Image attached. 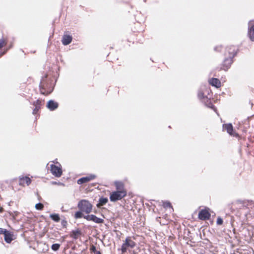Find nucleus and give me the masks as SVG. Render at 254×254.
Wrapping results in <instances>:
<instances>
[{
    "label": "nucleus",
    "mask_w": 254,
    "mask_h": 254,
    "mask_svg": "<svg viewBox=\"0 0 254 254\" xmlns=\"http://www.w3.org/2000/svg\"><path fill=\"white\" fill-rule=\"evenodd\" d=\"M78 207L82 212L90 213L92 210L93 205L89 201L85 199L80 200L78 203Z\"/></svg>",
    "instance_id": "f257e3e1"
},
{
    "label": "nucleus",
    "mask_w": 254,
    "mask_h": 254,
    "mask_svg": "<svg viewBox=\"0 0 254 254\" xmlns=\"http://www.w3.org/2000/svg\"><path fill=\"white\" fill-rule=\"evenodd\" d=\"M223 219L220 218V217H218L217 218V225H222L223 224Z\"/></svg>",
    "instance_id": "cd10ccee"
},
{
    "label": "nucleus",
    "mask_w": 254,
    "mask_h": 254,
    "mask_svg": "<svg viewBox=\"0 0 254 254\" xmlns=\"http://www.w3.org/2000/svg\"><path fill=\"white\" fill-rule=\"evenodd\" d=\"M7 230L0 228V234H4L5 233H7Z\"/></svg>",
    "instance_id": "c85d7f7f"
},
{
    "label": "nucleus",
    "mask_w": 254,
    "mask_h": 254,
    "mask_svg": "<svg viewBox=\"0 0 254 254\" xmlns=\"http://www.w3.org/2000/svg\"><path fill=\"white\" fill-rule=\"evenodd\" d=\"M208 107H210V108H213V109L215 108L214 106L212 104H211V106H208Z\"/></svg>",
    "instance_id": "2f4dec72"
},
{
    "label": "nucleus",
    "mask_w": 254,
    "mask_h": 254,
    "mask_svg": "<svg viewBox=\"0 0 254 254\" xmlns=\"http://www.w3.org/2000/svg\"><path fill=\"white\" fill-rule=\"evenodd\" d=\"M47 107L51 111H54L58 108V103L53 100H50L47 105Z\"/></svg>",
    "instance_id": "f8f14e48"
},
{
    "label": "nucleus",
    "mask_w": 254,
    "mask_h": 254,
    "mask_svg": "<svg viewBox=\"0 0 254 254\" xmlns=\"http://www.w3.org/2000/svg\"><path fill=\"white\" fill-rule=\"evenodd\" d=\"M127 195L126 190H119L112 192L110 196V199L111 201L115 202L121 200Z\"/></svg>",
    "instance_id": "f03ea898"
},
{
    "label": "nucleus",
    "mask_w": 254,
    "mask_h": 254,
    "mask_svg": "<svg viewBox=\"0 0 254 254\" xmlns=\"http://www.w3.org/2000/svg\"><path fill=\"white\" fill-rule=\"evenodd\" d=\"M203 96V93H199L198 94V96H199V97H200V96Z\"/></svg>",
    "instance_id": "473e14b6"
},
{
    "label": "nucleus",
    "mask_w": 254,
    "mask_h": 254,
    "mask_svg": "<svg viewBox=\"0 0 254 254\" xmlns=\"http://www.w3.org/2000/svg\"><path fill=\"white\" fill-rule=\"evenodd\" d=\"M163 206L164 208L169 207V208H171L172 209H173L172 207L171 206V203L170 202H169V201L164 202L163 203Z\"/></svg>",
    "instance_id": "b1692460"
},
{
    "label": "nucleus",
    "mask_w": 254,
    "mask_h": 254,
    "mask_svg": "<svg viewBox=\"0 0 254 254\" xmlns=\"http://www.w3.org/2000/svg\"><path fill=\"white\" fill-rule=\"evenodd\" d=\"M200 254H203V253H200Z\"/></svg>",
    "instance_id": "c9c22d12"
},
{
    "label": "nucleus",
    "mask_w": 254,
    "mask_h": 254,
    "mask_svg": "<svg viewBox=\"0 0 254 254\" xmlns=\"http://www.w3.org/2000/svg\"><path fill=\"white\" fill-rule=\"evenodd\" d=\"M41 104L42 101L39 99L33 103V105L35 106V108L33 109L32 112L33 114L35 115L37 113L38 111L41 108Z\"/></svg>",
    "instance_id": "ddd939ff"
},
{
    "label": "nucleus",
    "mask_w": 254,
    "mask_h": 254,
    "mask_svg": "<svg viewBox=\"0 0 254 254\" xmlns=\"http://www.w3.org/2000/svg\"><path fill=\"white\" fill-rule=\"evenodd\" d=\"M96 254H101V253L100 251H97V252H96Z\"/></svg>",
    "instance_id": "f704fd0d"
},
{
    "label": "nucleus",
    "mask_w": 254,
    "mask_h": 254,
    "mask_svg": "<svg viewBox=\"0 0 254 254\" xmlns=\"http://www.w3.org/2000/svg\"><path fill=\"white\" fill-rule=\"evenodd\" d=\"M96 176L94 174H90L88 176L80 178L77 180V184L82 185L92 181L96 178Z\"/></svg>",
    "instance_id": "423d86ee"
},
{
    "label": "nucleus",
    "mask_w": 254,
    "mask_h": 254,
    "mask_svg": "<svg viewBox=\"0 0 254 254\" xmlns=\"http://www.w3.org/2000/svg\"><path fill=\"white\" fill-rule=\"evenodd\" d=\"M117 191L125 190L124 189V184L120 182H117L115 183Z\"/></svg>",
    "instance_id": "aec40b11"
},
{
    "label": "nucleus",
    "mask_w": 254,
    "mask_h": 254,
    "mask_svg": "<svg viewBox=\"0 0 254 254\" xmlns=\"http://www.w3.org/2000/svg\"><path fill=\"white\" fill-rule=\"evenodd\" d=\"M249 30H248V34L250 37V38L252 41H254V25H251V21H250L249 23Z\"/></svg>",
    "instance_id": "4468645a"
},
{
    "label": "nucleus",
    "mask_w": 254,
    "mask_h": 254,
    "mask_svg": "<svg viewBox=\"0 0 254 254\" xmlns=\"http://www.w3.org/2000/svg\"><path fill=\"white\" fill-rule=\"evenodd\" d=\"M80 235V231L77 230L72 231L70 234V236L74 239H77Z\"/></svg>",
    "instance_id": "a211bd4d"
},
{
    "label": "nucleus",
    "mask_w": 254,
    "mask_h": 254,
    "mask_svg": "<svg viewBox=\"0 0 254 254\" xmlns=\"http://www.w3.org/2000/svg\"><path fill=\"white\" fill-rule=\"evenodd\" d=\"M210 217V213L206 209H202L198 213V218L202 220L209 219Z\"/></svg>",
    "instance_id": "6e6552de"
},
{
    "label": "nucleus",
    "mask_w": 254,
    "mask_h": 254,
    "mask_svg": "<svg viewBox=\"0 0 254 254\" xmlns=\"http://www.w3.org/2000/svg\"><path fill=\"white\" fill-rule=\"evenodd\" d=\"M223 128L227 130V132L231 135L237 136L238 135L237 133H234L233 127L231 124H228L223 125Z\"/></svg>",
    "instance_id": "9d476101"
},
{
    "label": "nucleus",
    "mask_w": 254,
    "mask_h": 254,
    "mask_svg": "<svg viewBox=\"0 0 254 254\" xmlns=\"http://www.w3.org/2000/svg\"><path fill=\"white\" fill-rule=\"evenodd\" d=\"M234 49H235V52H236V54H237L236 48L234 46H231V47H228L227 48V51H228V52L229 53V57H230V56L231 55V54L233 52V51Z\"/></svg>",
    "instance_id": "5701e85b"
},
{
    "label": "nucleus",
    "mask_w": 254,
    "mask_h": 254,
    "mask_svg": "<svg viewBox=\"0 0 254 254\" xmlns=\"http://www.w3.org/2000/svg\"><path fill=\"white\" fill-rule=\"evenodd\" d=\"M13 234L9 232L8 231H7V233H5L4 234V239L5 241L7 243H10L12 241L13 238Z\"/></svg>",
    "instance_id": "dca6fc26"
},
{
    "label": "nucleus",
    "mask_w": 254,
    "mask_h": 254,
    "mask_svg": "<svg viewBox=\"0 0 254 254\" xmlns=\"http://www.w3.org/2000/svg\"><path fill=\"white\" fill-rule=\"evenodd\" d=\"M50 217L55 222H59L60 221V217L58 214H51Z\"/></svg>",
    "instance_id": "6ab92c4d"
},
{
    "label": "nucleus",
    "mask_w": 254,
    "mask_h": 254,
    "mask_svg": "<svg viewBox=\"0 0 254 254\" xmlns=\"http://www.w3.org/2000/svg\"><path fill=\"white\" fill-rule=\"evenodd\" d=\"M51 171L53 175L57 177H59L62 175V171L60 168L54 164L51 165Z\"/></svg>",
    "instance_id": "0eeeda50"
},
{
    "label": "nucleus",
    "mask_w": 254,
    "mask_h": 254,
    "mask_svg": "<svg viewBox=\"0 0 254 254\" xmlns=\"http://www.w3.org/2000/svg\"><path fill=\"white\" fill-rule=\"evenodd\" d=\"M90 250L93 252H96V247L94 246H92V247L90 248Z\"/></svg>",
    "instance_id": "c756f323"
},
{
    "label": "nucleus",
    "mask_w": 254,
    "mask_h": 254,
    "mask_svg": "<svg viewBox=\"0 0 254 254\" xmlns=\"http://www.w3.org/2000/svg\"><path fill=\"white\" fill-rule=\"evenodd\" d=\"M82 211H81V210L80 211H77L75 213V215H74V217L76 219H79V218H81L82 217H83V216L84 215H83L82 213Z\"/></svg>",
    "instance_id": "412c9836"
},
{
    "label": "nucleus",
    "mask_w": 254,
    "mask_h": 254,
    "mask_svg": "<svg viewBox=\"0 0 254 254\" xmlns=\"http://www.w3.org/2000/svg\"><path fill=\"white\" fill-rule=\"evenodd\" d=\"M72 36L68 35H64L62 38V43L64 45H67L72 41Z\"/></svg>",
    "instance_id": "9b49d317"
},
{
    "label": "nucleus",
    "mask_w": 254,
    "mask_h": 254,
    "mask_svg": "<svg viewBox=\"0 0 254 254\" xmlns=\"http://www.w3.org/2000/svg\"><path fill=\"white\" fill-rule=\"evenodd\" d=\"M108 199L106 197H101L99 200V203L97 204V207H100L104 205L106 203H107Z\"/></svg>",
    "instance_id": "f3484780"
},
{
    "label": "nucleus",
    "mask_w": 254,
    "mask_h": 254,
    "mask_svg": "<svg viewBox=\"0 0 254 254\" xmlns=\"http://www.w3.org/2000/svg\"><path fill=\"white\" fill-rule=\"evenodd\" d=\"M40 92L43 95H48L51 93V91H45L44 89L43 88H41V86H40Z\"/></svg>",
    "instance_id": "393cba45"
},
{
    "label": "nucleus",
    "mask_w": 254,
    "mask_h": 254,
    "mask_svg": "<svg viewBox=\"0 0 254 254\" xmlns=\"http://www.w3.org/2000/svg\"><path fill=\"white\" fill-rule=\"evenodd\" d=\"M31 183V179L28 177H19V184L20 186H25L26 185L27 186L29 185Z\"/></svg>",
    "instance_id": "1a4fd4ad"
},
{
    "label": "nucleus",
    "mask_w": 254,
    "mask_h": 254,
    "mask_svg": "<svg viewBox=\"0 0 254 254\" xmlns=\"http://www.w3.org/2000/svg\"><path fill=\"white\" fill-rule=\"evenodd\" d=\"M135 246V242L131 240L130 237H127L126 239L125 243L122 246V251L123 253H125L126 252L127 247L133 248Z\"/></svg>",
    "instance_id": "20e7f679"
},
{
    "label": "nucleus",
    "mask_w": 254,
    "mask_h": 254,
    "mask_svg": "<svg viewBox=\"0 0 254 254\" xmlns=\"http://www.w3.org/2000/svg\"><path fill=\"white\" fill-rule=\"evenodd\" d=\"M221 47L220 46V47H216L215 48V51H221Z\"/></svg>",
    "instance_id": "7c9ffc66"
},
{
    "label": "nucleus",
    "mask_w": 254,
    "mask_h": 254,
    "mask_svg": "<svg viewBox=\"0 0 254 254\" xmlns=\"http://www.w3.org/2000/svg\"><path fill=\"white\" fill-rule=\"evenodd\" d=\"M83 218L87 221H92L97 224H101L104 223L103 219L97 217L93 214L84 215Z\"/></svg>",
    "instance_id": "39448f33"
},
{
    "label": "nucleus",
    "mask_w": 254,
    "mask_h": 254,
    "mask_svg": "<svg viewBox=\"0 0 254 254\" xmlns=\"http://www.w3.org/2000/svg\"><path fill=\"white\" fill-rule=\"evenodd\" d=\"M60 246L61 245L59 244H54L52 245L51 248L53 251H57L60 249Z\"/></svg>",
    "instance_id": "4be33fe9"
},
{
    "label": "nucleus",
    "mask_w": 254,
    "mask_h": 254,
    "mask_svg": "<svg viewBox=\"0 0 254 254\" xmlns=\"http://www.w3.org/2000/svg\"><path fill=\"white\" fill-rule=\"evenodd\" d=\"M43 207L44 205L41 203H38L35 205V208L37 210H42L43 209Z\"/></svg>",
    "instance_id": "a878e982"
},
{
    "label": "nucleus",
    "mask_w": 254,
    "mask_h": 254,
    "mask_svg": "<svg viewBox=\"0 0 254 254\" xmlns=\"http://www.w3.org/2000/svg\"><path fill=\"white\" fill-rule=\"evenodd\" d=\"M3 209L2 207H0V212H2L3 211Z\"/></svg>",
    "instance_id": "72a5a7b5"
},
{
    "label": "nucleus",
    "mask_w": 254,
    "mask_h": 254,
    "mask_svg": "<svg viewBox=\"0 0 254 254\" xmlns=\"http://www.w3.org/2000/svg\"><path fill=\"white\" fill-rule=\"evenodd\" d=\"M236 56V52L235 49L233 50V52L228 58H226L223 62V69L227 70L230 66L233 63V58Z\"/></svg>",
    "instance_id": "7ed1b4c3"
},
{
    "label": "nucleus",
    "mask_w": 254,
    "mask_h": 254,
    "mask_svg": "<svg viewBox=\"0 0 254 254\" xmlns=\"http://www.w3.org/2000/svg\"><path fill=\"white\" fill-rule=\"evenodd\" d=\"M209 82L210 84L217 88L219 87L221 85L220 81L217 78H212L210 79Z\"/></svg>",
    "instance_id": "2eb2a0df"
},
{
    "label": "nucleus",
    "mask_w": 254,
    "mask_h": 254,
    "mask_svg": "<svg viewBox=\"0 0 254 254\" xmlns=\"http://www.w3.org/2000/svg\"><path fill=\"white\" fill-rule=\"evenodd\" d=\"M5 44L6 42L4 39H1L0 40V49L2 48Z\"/></svg>",
    "instance_id": "bb28decb"
}]
</instances>
